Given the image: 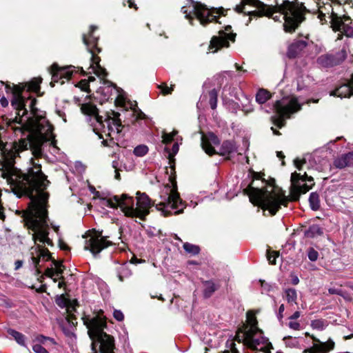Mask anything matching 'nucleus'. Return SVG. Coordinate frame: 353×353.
Here are the masks:
<instances>
[{"label":"nucleus","instance_id":"obj_11","mask_svg":"<svg viewBox=\"0 0 353 353\" xmlns=\"http://www.w3.org/2000/svg\"><path fill=\"white\" fill-rule=\"evenodd\" d=\"M220 141L219 138L212 132L203 134L201 137V147L205 152L209 155L214 154H219L225 156L230 154L235 150L234 144L229 141H224L218 151L215 150V147L219 145Z\"/></svg>","mask_w":353,"mask_h":353},{"label":"nucleus","instance_id":"obj_46","mask_svg":"<svg viewBox=\"0 0 353 353\" xmlns=\"http://www.w3.org/2000/svg\"><path fill=\"white\" fill-rule=\"evenodd\" d=\"M225 74H227L229 77H232V72H230V71H225V72H223V73H221V74H219L218 76L219 83L220 84V85L223 83L224 79L225 78Z\"/></svg>","mask_w":353,"mask_h":353},{"label":"nucleus","instance_id":"obj_52","mask_svg":"<svg viewBox=\"0 0 353 353\" xmlns=\"http://www.w3.org/2000/svg\"><path fill=\"white\" fill-rule=\"evenodd\" d=\"M56 303L58 305H59L61 307H65L66 305V301L63 296H61L60 297L57 299Z\"/></svg>","mask_w":353,"mask_h":353},{"label":"nucleus","instance_id":"obj_60","mask_svg":"<svg viewBox=\"0 0 353 353\" xmlns=\"http://www.w3.org/2000/svg\"><path fill=\"white\" fill-rule=\"evenodd\" d=\"M332 1L339 4H345L349 3L350 0H332Z\"/></svg>","mask_w":353,"mask_h":353},{"label":"nucleus","instance_id":"obj_48","mask_svg":"<svg viewBox=\"0 0 353 353\" xmlns=\"http://www.w3.org/2000/svg\"><path fill=\"white\" fill-rule=\"evenodd\" d=\"M37 340L40 343L44 344L47 341H51L52 343H55L53 339L40 335L37 336Z\"/></svg>","mask_w":353,"mask_h":353},{"label":"nucleus","instance_id":"obj_6","mask_svg":"<svg viewBox=\"0 0 353 353\" xmlns=\"http://www.w3.org/2000/svg\"><path fill=\"white\" fill-rule=\"evenodd\" d=\"M236 340L242 342L245 347L253 353H270L272 345L269 339L264 336L261 330L254 331H238ZM232 353H239L236 350Z\"/></svg>","mask_w":353,"mask_h":353},{"label":"nucleus","instance_id":"obj_22","mask_svg":"<svg viewBox=\"0 0 353 353\" xmlns=\"http://www.w3.org/2000/svg\"><path fill=\"white\" fill-rule=\"evenodd\" d=\"M332 27L334 31H340L345 33L347 30V27L344 23V21L341 17L333 14L331 20Z\"/></svg>","mask_w":353,"mask_h":353},{"label":"nucleus","instance_id":"obj_50","mask_svg":"<svg viewBox=\"0 0 353 353\" xmlns=\"http://www.w3.org/2000/svg\"><path fill=\"white\" fill-rule=\"evenodd\" d=\"M79 86L82 90L87 92L89 88L88 81L85 79L81 80L79 83Z\"/></svg>","mask_w":353,"mask_h":353},{"label":"nucleus","instance_id":"obj_43","mask_svg":"<svg viewBox=\"0 0 353 353\" xmlns=\"http://www.w3.org/2000/svg\"><path fill=\"white\" fill-rule=\"evenodd\" d=\"M288 326L290 329L294 330H300L301 325L296 320L289 319Z\"/></svg>","mask_w":353,"mask_h":353},{"label":"nucleus","instance_id":"obj_29","mask_svg":"<svg viewBox=\"0 0 353 353\" xmlns=\"http://www.w3.org/2000/svg\"><path fill=\"white\" fill-rule=\"evenodd\" d=\"M130 108L132 110V116L134 117L133 121H136L138 119H145L146 115L137 108L136 102L130 105Z\"/></svg>","mask_w":353,"mask_h":353},{"label":"nucleus","instance_id":"obj_9","mask_svg":"<svg viewBox=\"0 0 353 353\" xmlns=\"http://www.w3.org/2000/svg\"><path fill=\"white\" fill-rule=\"evenodd\" d=\"M276 115L272 117L273 123L281 128L285 124V119L301 109V104L294 96L284 97L274 104Z\"/></svg>","mask_w":353,"mask_h":353},{"label":"nucleus","instance_id":"obj_63","mask_svg":"<svg viewBox=\"0 0 353 353\" xmlns=\"http://www.w3.org/2000/svg\"><path fill=\"white\" fill-rule=\"evenodd\" d=\"M114 172H115L114 178L117 180H120L121 179V176H120V173H119V169L118 170H115Z\"/></svg>","mask_w":353,"mask_h":353},{"label":"nucleus","instance_id":"obj_34","mask_svg":"<svg viewBox=\"0 0 353 353\" xmlns=\"http://www.w3.org/2000/svg\"><path fill=\"white\" fill-rule=\"evenodd\" d=\"M51 74H52V82L50 84L52 86H54V83H60L63 84L64 83V80H62V77L60 76V73L57 71V70H53L52 66L51 67Z\"/></svg>","mask_w":353,"mask_h":353},{"label":"nucleus","instance_id":"obj_40","mask_svg":"<svg viewBox=\"0 0 353 353\" xmlns=\"http://www.w3.org/2000/svg\"><path fill=\"white\" fill-rule=\"evenodd\" d=\"M308 259L311 261H316L319 257V253L313 248H310L307 251Z\"/></svg>","mask_w":353,"mask_h":353},{"label":"nucleus","instance_id":"obj_54","mask_svg":"<svg viewBox=\"0 0 353 353\" xmlns=\"http://www.w3.org/2000/svg\"><path fill=\"white\" fill-rule=\"evenodd\" d=\"M290 277H291L292 284L296 285L299 283V279L296 275H295L294 274H291Z\"/></svg>","mask_w":353,"mask_h":353},{"label":"nucleus","instance_id":"obj_38","mask_svg":"<svg viewBox=\"0 0 353 353\" xmlns=\"http://www.w3.org/2000/svg\"><path fill=\"white\" fill-rule=\"evenodd\" d=\"M174 85H171L168 87L165 83H162L158 85V88L161 90V93L163 95L171 94L174 90Z\"/></svg>","mask_w":353,"mask_h":353},{"label":"nucleus","instance_id":"obj_32","mask_svg":"<svg viewBox=\"0 0 353 353\" xmlns=\"http://www.w3.org/2000/svg\"><path fill=\"white\" fill-rule=\"evenodd\" d=\"M8 334L12 336L15 340L16 341L21 345H25V341H24V336L16 331V330H9L8 331Z\"/></svg>","mask_w":353,"mask_h":353},{"label":"nucleus","instance_id":"obj_56","mask_svg":"<svg viewBox=\"0 0 353 353\" xmlns=\"http://www.w3.org/2000/svg\"><path fill=\"white\" fill-rule=\"evenodd\" d=\"M285 310V307L283 304H281L279 309L278 318L281 319L283 318V312Z\"/></svg>","mask_w":353,"mask_h":353},{"label":"nucleus","instance_id":"obj_61","mask_svg":"<svg viewBox=\"0 0 353 353\" xmlns=\"http://www.w3.org/2000/svg\"><path fill=\"white\" fill-rule=\"evenodd\" d=\"M346 36L353 37V28H347V31H345Z\"/></svg>","mask_w":353,"mask_h":353},{"label":"nucleus","instance_id":"obj_5","mask_svg":"<svg viewBox=\"0 0 353 353\" xmlns=\"http://www.w3.org/2000/svg\"><path fill=\"white\" fill-rule=\"evenodd\" d=\"M161 201L156 204V208L161 211L164 216L172 214V211L174 210V214H180L185 208V205L182 202L177 192L176 184L175 182L165 185L160 192Z\"/></svg>","mask_w":353,"mask_h":353},{"label":"nucleus","instance_id":"obj_53","mask_svg":"<svg viewBox=\"0 0 353 353\" xmlns=\"http://www.w3.org/2000/svg\"><path fill=\"white\" fill-rule=\"evenodd\" d=\"M45 275L50 278H53L55 276L54 270L52 268H48L45 272Z\"/></svg>","mask_w":353,"mask_h":353},{"label":"nucleus","instance_id":"obj_4","mask_svg":"<svg viewBox=\"0 0 353 353\" xmlns=\"http://www.w3.org/2000/svg\"><path fill=\"white\" fill-rule=\"evenodd\" d=\"M83 323L88 329V333L92 340V353H114V341L112 336L103 332L105 321L101 317L86 316Z\"/></svg>","mask_w":353,"mask_h":353},{"label":"nucleus","instance_id":"obj_3","mask_svg":"<svg viewBox=\"0 0 353 353\" xmlns=\"http://www.w3.org/2000/svg\"><path fill=\"white\" fill-rule=\"evenodd\" d=\"M81 110L85 114L92 115L95 117L97 122L98 123V128H99L102 132L110 139H104L102 143L106 146H112L116 145L119 146L118 141L122 137V125L121 120L119 118V114L112 112L113 117L108 116L104 120L103 117L99 116L97 107L91 103H84L81 105Z\"/></svg>","mask_w":353,"mask_h":353},{"label":"nucleus","instance_id":"obj_41","mask_svg":"<svg viewBox=\"0 0 353 353\" xmlns=\"http://www.w3.org/2000/svg\"><path fill=\"white\" fill-rule=\"evenodd\" d=\"M279 256V253L274 251H268L267 258L271 264H276V259Z\"/></svg>","mask_w":353,"mask_h":353},{"label":"nucleus","instance_id":"obj_19","mask_svg":"<svg viewBox=\"0 0 353 353\" xmlns=\"http://www.w3.org/2000/svg\"><path fill=\"white\" fill-rule=\"evenodd\" d=\"M257 323L258 322L254 313L252 311H249L247 312V325L239 331H254L255 330H260L257 327Z\"/></svg>","mask_w":353,"mask_h":353},{"label":"nucleus","instance_id":"obj_59","mask_svg":"<svg viewBox=\"0 0 353 353\" xmlns=\"http://www.w3.org/2000/svg\"><path fill=\"white\" fill-rule=\"evenodd\" d=\"M173 154H176L179 151V145L177 143H174L172 148Z\"/></svg>","mask_w":353,"mask_h":353},{"label":"nucleus","instance_id":"obj_64","mask_svg":"<svg viewBox=\"0 0 353 353\" xmlns=\"http://www.w3.org/2000/svg\"><path fill=\"white\" fill-rule=\"evenodd\" d=\"M112 168H114L115 170H118V167H119V162L117 161H113L112 163Z\"/></svg>","mask_w":353,"mask_h":353},{"label":"nucleus","instance_id":"obj_30","mask_svg":"<svg viewBox=\"0 0 353 353\" xmlns=\"http://www.w3.org/2000/svg\"><path fill=\"white\" fill-rule=\"evenodd\" d=\"M310 325L314 330L322 331L328 325V323L324 319H315L311 321Z\"/></svg>","mask_w":353,"mask_h":353},{"label":"nucleus","instance_id":"obj_49","mask_svg":"<svg viewBox=\"0 0 353 353\" xmlns=\"http://www.w3.org/2000/svg\"><path fill=\"white\" fill-rule=\"evenodd\" d=\"M113 316L119 321H122L124 319L123 314L120 310H115L113 312Z\"/></svg>","mask_w":353,"mask_h":353},{"label":"nucleus","instance_id":"obj_7","mask_svg":"<svg viewBox=\"0 0 353 353\" xmlns=\"http://www.w3.org/2000/svg\"><path fill=\"white\" fill-rule=\"evenodd\" d=\"M279 10L285 20L284 30L288 32L294 31L297 28L303 21L305 13L307 12L303 3L289 1H284L279 6Z\"/></svg>","mask_w":353,"mask_h":353},{"label":"nucleus","instance_id":"obj_58","mask_svg":"<svg viewBox=\"0 0 353 353\" xmlns=\"http://www.w3.org/2000/svg\"><path fill=\"white\" fill-rule=\"evenodd\" d=\"M0 102L3 107H6L8 105V101L5 97H2Z\"/></svg>","mask_w":353,"mask_h":353},{"label":"nucleus","instance_id":"obj_39","mask_svg":"<svg viewBox=\"0 0 353 353\" xmlns=\"http://www.w3.org/2000/svg\"><path fill=\"white\" fill-rule=\"evenodd\" d=\"M177 133L178 132L176 130H173L171 133L164 132L162 136L163 142L164 143H168L171 142L173 140L174 136H176Z\"/></svg>","mask_w":353,"mask_h":353},{"label":"nucleus","instance_id":"obj_14","mask_svg":"<svg viewBox=\"0 0 353 353\" xmlns=\"http://www.w3.org/2000/svg\"><path fill=\"white\" fill-rule=\"evenodd\" d=\"M305 181H313L312 177L308 176L305 172L303 175L296 172L291 175L292 186L294 190L299 193L305 194L311 188L312 183L307 185L305 183Z\"/></svg>","mask_w":353,"mask_h":353},{"label":"nucleus","instance_id":"obj_2","mask_svg":"<svg viewBox=\"0 0 353 353\" xmlns=\"http://www.w3.org/2000/svg\"><path fill=\"white\" fill-rule=\"evenodd\" d=\"M136 195V201L127 194L114 196L107 200V206L112 208H119L125 216L144 220L150 213L151 200L145 193L137 192Z\"/></svg>","mask_w":353,"mask_h":353},{"label":"nucleus","instance_id":"obj_33","mask_svg":"<svg viewBox=\"0 0 353 353\" xmlns=\"http://www.w3.org/2000/svg\"><path fill=\"white\" fill-rule=\"evenodd\" d=\"M210 99L209 103L212 109H216L217 106V97H218V92L216 89H212L209 92Z\"/></svg>","mask_w":353,"mask_h":353},{"label":"nucleus","instance_id":"obj_35","mask_svg":"<svg viewBox=\"0 0 353 353\" xmlns=\"http://www.w3.org/2000/svg\"><path fill=\"white\" fill-rule=\"evenodd\" d=\"M183 247L185 252L192 254H197L200 251V249L197 245L189 243H185Z\"/></svg>","mask_w":353,"mask_h":353},{"label":"nucleus","instance_id":"obj_20","mask_svg":"<svg viewBox=\"0 0 353 353\" xmlns=\"http://www.w3.org/2000/svg\"><path fill=\"white\" fill-rule=\"evenodd\" d=\"M317 62L319 65L325 68L336 65L334 61V56L332 54L321 55L318 58Z\"/></svg>","mask_w":353,"mask_h":353},{"label":"nucleus","instance_id":"obj_25","mask_svg":"<svg viewBox=\"0 0 353 353\" xmlns=\"http://www.w3.org/2000/svg\"><path fill=\"white\" fill-rule=\"evenodd\" d=\"M271 97L272 95L268 90L261 88L256 94V101L259 104H263L268 101Z\"/></svg>","mask_w":353,"mask_h":353},{"label":"nucleus","instance_id":"obj_1","mask_svg":"<svg viewBox=\"0 0 353 353\" xmlns=\"http://www.w3.org/2000/svg\"><path fill=\"white\" fill-rule=\"evenodd\" d=\"M245 191L254 205L260 206L263 210H268L271 215H274L281 205H285L288 201L279 188L270 184L261 188L250 185Z\"/></svg>","mask_w":353,"mask_h":353},{"label":"nucleus","instance_id":"obj_24","mask_svg":"<svg viewBox=\"0 0 353 353\" xmlns=\"http://www.w3.org/2000/svg\"><path fill=\"white\" fill-rule=\"evenodd\" d=\"M217 289L218 286L213 281H205L203 282V296L205 298L210 297Z\"/></svg>","mask_w":353,"mask_h":353},{"label":"nucleus","instance_id":"obj_51","mask_svg":"<svg viewBox=\"0 0 353 353\" xmlns=\"http://www.w3.org/2000/svg\"><path fill=\"white\" fill-rule=\"evenodd\" d=\"M328 292H329V293L330 294H338V295H340V296H343V292L340 289H337V288H331L328 289Z\"/></svg>","mask_w":353,"mask_h":353},{"label":"nucleus","instance_id":"obj_17","mask_svg":"<svg viewBox=\"0 0 353 353\" xmlns=\"http://www.w3.org/2000/svg\"><path fill=\"white\" fill-rule=\"evenodd\" d=\"M307 46V42L302 40L295 41L291 43L288 50V57L294 58L298 56Z\"/></svg>","mask_w":353,"mask_h":353},{"label":"nucleus","instance_id":"obj_13","mask_svg":"<svg viewBox=\"0 0 353 353\" xmlns=\"http://www.w3.org/2000/svg\"><path fill=\"white\" fill-rule=\"evenodd\" d=\"M232 28L227 26L225 30H219L218 36H214L210 41V48L214 49L212 52H216L219 49L223 47L229 46V41H234L236 34L231 32Z\"/></svg>","mask_w":353,"mask_h":353},{"label":"nucleus","instance_id":"obj_62","mask_svg":"<svg viewBox=\"0 0 353 353\" xmlns=\"http://www.w3.org/2000/svg\"><path fill=\"white\" fill-rule=\"evenodd\" d=\"M22 264H23L22 261H19V260L17 261L14 263L15 270H19L20 268H21Z\"/></svg>","mask_w":353,"mask_h":353},{"label":"nucleus","instance_id":"obj_12","mask_svg":"<svg viewBox=\"0 0 353 353\" xmlns=\"http://www.w3.org/2000/svg\"><path fill=\"white\" fill-rule=\"evenodd\" d=\"M87 238L85 241L84 249L90 250L94 256L112 244L111 241L106 239V237L102 236L101 232L97 231L89 232Z\"/></svg>","mask_w":353,"mask_h":353},{"label":"nucleus","instance_id":"obj_23","mask_svg":"<svg viewBox=\"0 0 353 353\" xmlns=\"http://www.w3.org/2000/svg\"><path fill=\"white\" fill-rule=\"evenodd\" d=\"M72 68V66L60 68L56 63L52 65V69L57 70L59 73H60V76L62 77V80H68L70 78L73 72Z\"/></svg>","mask_w":353,"mask_h":353},{"label":"nucleus","instance_id":"obj_10","mask_svg":"<svg viewBox=\"0 0 353 353\" xmlns=\"http://www.w3.org/2000/svg\"><path fill=\"white\" fill-rule=\"evenodd\" d=\"M97 28L96 26H91L88 34L83 35V41L88 50L92 54L90 68L92 72L99 78H104L106 77L107 72L105 69L99 65L100 58L96 54L101 52V49L97 47L99 37L94 35V31Z\"/></svg>","mask_w":353,"mask_h":353},{"label":"nucleus","instance_id":"obj_44","mask_svg":"<svg viewBox=\"0 0 353 353\" xmlns=\"http://www.w3.org/2000/svg\"><path fill=\"white\" fill-rule=\"evenodd\" d=\"M294 163L296 168L301 171L303 165L306 163V157H304L303 159H296L294 161Z\"/></svg>","mask_w":353,"mask_h":353},{"label":"nucleus","instance_id":"obj_18","mask_svg":"<svg viewBox=\"0 0 353 353\" xmlns=\"http://www.w3.org/2000/svg\"><path fill=\"white\" fill-rule=\"evenodd\" d=\"M333 164L336 168L339 169H343L347 166H353V152L336 158L334 161Z\"/></svg>","mask_w":353,"mask_h":353},{"label":"nucleus","instance_id":"obj_26","mask_svg":"<svg viewBox=\"0 0 353 353\" xmlns=\"http://www.w3.org/2000/svg\"><path fill=\"white\" fill-rule=\"evenodd\" d=\"M284 297L287 302L290 304H296L297 292L295 289L287 288L284 290Z\"/></svg>","mask_w":353,"mask_h":353},{"label":"nucleus","instance_id":"obj_42","mask_svg":"<svg viewBox=\"0 0 353 353\" xmlns=\"http://www.w3.org/2000/svg\"><path fill=\"white\" fill-rule=\"evenodd\" d=\"M261 286L262 288V293L268 292L273 290L274 285L265 282V281L260 280Z\"/></svg>","mask_w":353,"mask_h":353},{"label":"nucleus","instance_id":"obj_57","mask_svg":"<svg viewBox=\"0 0 353 353\" xmlns=\"http://www.w3.org/2000/svg\"><path fill=\"white\" fill-rule=\"evenodd\" d=\"M301 316V313L299 311L295 312L292 315L289 317V319L296 320Z\"/></svg>","mask_w":353,"mask_h":353},{"label":"nucleus","instance_id":"obj_16","mask_svg":"<svg viewBox=\"0 0 353 353\" xmlns=\"http://www.w3.org/2000/svg\"><path fill=\"white\" fill-rule=\"evenodd\" d=\"M331 95L338 97H349L353 95V74L352 75L350 81L347 84H343L336 89L331 93Z\"/></svg>","mask_w":353,"mask_h":353},{"label":"nucleus","instance_id":"obj_27","mask_svg":"<svg viewBox=\"0 0 353 353\" xmlns=\"http://www.w3.org/2000/svg\"><path fill=\"white\" fill-rule=\"evenodd\" d=\"M347 52L348 47L347 46H343L340 51L334 54L336 65L341 64L346 59L347 56Z\"/></svg>","mask_w":353,"mask_h":353},{"label":"nucleus","instance_id":"obj_36","mask_svg":"<svg viewBox=\"0 0 353 353\" xmlns=\"http://www.w3.org/2000/svg\"><path fill=\"white\" fill-rule=\"evenodd\" d=\"M148 148L145 145H138L134 149V154L137 157H143V156L145 155L148 153Z\"/></svg>","mask_w":353,"mask_h":353},{"label":"nucleus","instance_id":"obj_37","mask_svg":"<svg viewBox=\"0 0 353 353\" xmlns=\"http://www.w3.org/2000/svg\"><path fill=\"white\" fill-rule=\"evenodd\" d=\"M41 83V79H35L28 84V90L29 91H33L37 92L39 90V84Z\"/></svg>","mask_w":353,"mask_h":353},{"label":"nucleus","instance_id":"obj_31","mask_svg":"<svg viewBox=\"0 0 353 353\" xmlns=\"http://www.w3.org/2000/svg\"><path fill=\"white\" fill-rule=\"evenodd\" d=\"M309 202L311 208L313 210H319L320 207V201L319 194L316 192H312L309 197Z\"/></svg>","mask_w":353,"mask_h":353},{"label":"nucleus","instance_id":"obj_55","mask_svg":"<svg viewBox=\"0 0 353 353\" xmlns=\"http://www.w3.org/2000/svg\"><path fill=\"white\" fill-rule=\"evenodd\" d=\"M104 84H105V85H106V84H107L108 85H107L106 87H105V88H101L100 89H103V90L107 89V94H106V96H107V97H109V95L110 94V93L109 90H112V83L108 82V81H105V82H104Z\"/></svg>","mask_w":353,"mask_h":353},{"label":"nucleus","instance_id":"obj_28","mask_svg":"<svg viewBox=\"0 0 353 353\" xmlns=\"http://www.w3.org/2000/svg\"><path fill=\"white\" fill-rule=\"evenodd\" d=\"M241 4L242 5H239V6H236V11L238 12H244V6L245 5H247V4H250V5H253L256 7H263L265 6V5L260 2L258 0H241Z\"/></svg>","mask_w":353,"mask_h":353},{"label":"nucleus","instance_id":"obj_15","mask_svg":"<svg viewBox=\"0 0 353 353\" xmlns=\"http://www.w3.org/2000/svg\"><path fill=\"white\" fill-rule=\"evenodd\" d=\"M305 334L311 337L315 343L311 347L304 350V353H329L334 348L335 343L331 339H329L325 342H321L316 336L310 335L308 332H305Z\"/></svg>","mask_w":353,"mask_h":353},{"label":"nucleus","instance_id":"obj_21","mask_svg":"<svg viewBox=\"0 0 353 353\" xmlns=\"http://www.w3.org/2000/svg\"><path fill=\"white\" fill-rule=\"evenodd\" d=\"M323 230L319 225H312L304 231V236L307 238H314L323 235Z\"/></svg>","mask_w":353,"mask_h":353},{"label":"nucleus","instance_id":"obj_45","mask_svg":"<svg viewBox=\"0 0 353 353\" xmlns=\"http://www.w3.org/2000/svg\"><path fill=\"white\" fill-rule=\"evenodd\" d=\"M35 353H49L41 344H35L32 347Z\"/></svg>","mask_w":353,"mask_h":353},{"label":"nucleus","instance_id":"obj_47","mask_svg":"<svg viewBox=\"0 0 353 353\" xmlns=\"http://www.w3.org/2000/svg\"><path fill=\"white\" fill-rule=\"evenodd\" d=\"M56 270H54L55 276H59L63 274V270L62 269V265L59 262H54Z\"/></svg>","mask_w":353,"mask_h":353},{"label":"nucleus","instance_id":"obj_8","mask_svg":"<svg viewBox=\"0 0 353 353\" xmlns=\"http://www.w3.org/2000/svg\"><path fill=\"white\" fill-rule=\"evenodd\" d=\"M181 12L185 14V18L188 19L191 23L192 21L196 17L203 26L214 21L221 23L218 21L221 12H223L222 9L208 8L205 5L196 3L192 6H183L181 8Z\"/></svg>","mask_w":353,"mask_h":353}]
</instances>
